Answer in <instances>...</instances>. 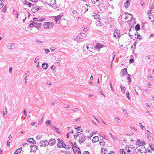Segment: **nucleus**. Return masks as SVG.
<instances>
[{"label":"nucleus","mask_w":154,"mask_h":154,"mask_svg":"<svg viewBox=\"0 0 154 154\" xmlns=\"http://www.w3.org/2000/svg\"><path fill=\"white\" fill-rule=\"evenodd\" d=\"M125 150L128 153H132L135 150V148L133 145H129L125 147Z\"/></svg>","instance_id":"nucleus-2"},{"label":"nucleus","mask_w":154,"mask_h":154,"mask_svg":"<svg viewBox=\"0 0 154 154\" xmlns=\"http://www.w3.org/2000/svg\"><path fill=\"white\" fill-rule=\"evenodd\" d=\"M45 124L50 125V126H52V122L50 120H47L45 122Z\"/></svg>","instance_id":"nucleus-26"},{"label":"nucleus","mask_w":154,"mask_h":154,"mask_svg":"<svg viewBox=\"0 0 154 154\" xmlns=\"http://www.w3.org/2000/svg\"><path fill=\"white\" fill-rule=\"evenodd\" d=\"M55 68H56V67H55V66H54V65H52L50 67V68L51 69H53V71H54V70L55 69Z\"/></svg>","instance_id":"nucleus-46"},{"label":"nucleus","mask_w":154,"mask_h":154,"mask_svg":"<svg viewBox=\"0 0 154 154\" xmlns=\"http://www.w3.org/2000/svg\"><path fill=\"white\" fill-rule=\"evenodd\" d=\"M101 2H100V1H99L98 2H96V5L97 6H98L100 5L101 4Z\"/></svg>","instance_id":"nucleus-48"},{"label":"nucleus","mask_w":154,"mask_h":154,"mask_svg":"<svg viewBox=\"0 0 154 154\" xmlns=\"http://www.w3.org/2000/svg\"><path fill=\"white\" fill-rule=\"evenodd\" d=\"M103 139L100 140V143L101 145H103Z\"/></svg>","instance_id":"nucleus-56"},{"label":"nucleus","mask_w":154,"mask_h":154,"mask_svg":"<svg viewBox=\"0 0 154 154\" xmlns=\"http://www.w3.org/2000/svg\"><path fill=\"white\" fill-rule=\"evenodd\" d=\"M121 73H122L121 75L122 76L126 75L128 73L127 69L126 68L123 69L121 71Z\"/></svg>","instance_id":"nucleus-15"},{"label":"nucleus","mask_w":154,"mask_h":154,"mask_svg":"<svg viewBox=\"0 0 154 154\" xmlns=\"http://www.w3.org/2000/svg\"><path fill=\"white\" fill-rule=\"evenodd\" d=\"M29 75V72H27L26 73H25V78H26V79L27 77Z\"/></svg>","instance_id":"nucleus-45"},{"label":"nucleus","mask_w":154,"mask_h":154,"mask_svg":"<svg viewBox=\"0 0 154 154\" xmlns=\"http://www.w3.org/2000/svg\"><path fill=\"white\" fill-rule=\"evenodd\" d=\"M122 111L124 112V113H127V112L125 109H122Z\"/></svg>","instance_id":"nucleus-51"},{"label":"nucleus","mask_w":154,"mask_h":154,"mask_svg":"<svg viewBox=\"0 0 154 154\" xmlns=\"http://www.w3.org/2000/svg\"><path fill=\"white\" fill-rule=\"evenodd\" d=\"M54 24L52 23L46 22L43 24V27L45 29H49L53 27Z\"/></svg>","instance_id":"nucleus-6"},{"label":"nucleus","mask_w":154,"mask_h":154,"mask_svg":"<svg viewBox=\"0 0 154 154\" xmlns=\"http://www.w3.org/2000/svg\"><path fill=\"white\" fill-rule=\"evenodd\" d=\"M139 125L140 126V127L142 128V129L143 130H144V126L143 125H142V124L141 123H139Z\"/></svg>","instance_id":"nucleus-47"},{"label":"nucleus","mask_w":154,"mask_h":154,"mask_svg":"<svg viewBox=\"0 0 154 154\" xmlns=\"http://www.w3.org/2000/svg\"><path fill=\"white\" fill-rule=\"evenodd\" d=\"M137 143L139 146H143L145 144L144 141H142L140 140H137Z\"/></svg>","instance_id":"nucleus-20"},{"label":"nucleus","mask_w":154,"mask_h":154,"mask_svg":"<svg viewBox=\"0 0 154 154\" xmlns=\"http://www.w3.org/2000/svg\"><path fill=\"white\" fill-rule=\"evenodd\" d=\"M126 96L127 98L129 100H130V97H129L130 95V94L128 91L126 94Z\"/></svg>","instance_id":"nucleus-40"},{"label":"nucleus","mask_w":154,"mask_h":154,"mask_svg":"<svg viewBox=\"0 0 154 154\" xmlns=\"http://www.w3.org/2000/svg\"><path fill=\"white\" fill-rule=\"evenodd\" d=\"M112 55H113V57H112V61L114 60V58H115V57L116 56V53H115V52L114 51H113V52Z\"/></svg>","instance_id":"nucleus-36"},{"label":"nucleus","mask_w":154,"mask_h":154,"mask_svg":"<svg viewBox=\"0 0 154 154\" xmlns=\"http://www.w3.org/2000/svg\"><path fill=\"white\" fill-rule=\"evenodd\" d=\"M83 53L85 54H88V55H91L93 49L91 47L89 48L88 45L84 47Z\"/></svg>","instance_id":"nucleus-1"},{"label":"nucleus","mask_w":154,"mask_h":154,"mask_svg":"<svg viewBox=\"0 0 154 154\" xmlns=\"http://www.w3.org/2000/svg\"><path fill=\"white\" fill-rule=\"evenodd\" d=\"M99 140V138L97 136H94L92 140V142L94 143H95L97 141H98Z\"/></svg>","instance_id":"nucleus-21"},{"label":"nucleus","mask_w":154,"mask_h":154,"mask_svg":"<svg viewBox=\"0 0 154 154\" xmlns=\"http://www.w3.org/2000/svg\"><path fill=\"white\" fill-rule=\"evenodd\" d=\"M53 100L55 101H58L60 100V97H56L54 98Z\"/></svg>","instance_id":"nucleus-35"},{"label":"nucleus","mask_w":154,"mask_h":154,"mask_svg":"<svg viewBox=\"0 0 154 154\" xmlns=\"http://www.w3.org/2000/svg\"><path fill=\"white\" fill-rule=\"evenodd\" d=\"M3 114L4 115H5L7 114V108L5 107V109H4L3 111Z\"/></svg>","instance_id":"nucleus-32"},{"label":"nucleus","mask_w":154,"mask_h":154,"mask_svg":"<svg viewBox=\"0 0 154 154\" xmlns=\"http://www.w3.org/2000/svg\"><path fill=\"white\" fill-rule=\"evenodd\" d=\"M120 88L122 93H125L126 89V87L123 86L121 85Z\"/></svg>","instance_id":"nucleus-22"},{"label":"nucleus","mask_w":154,"mask_h":154,"mask_svg":"<svg viewBox=\"0 0 154 154\" xmlns=\"http://www.w3.org/2000/svg\"><path fill=\"white\" fill-rule=\"evenodd\" d=\"M130 75L129 74L128 75L127 77V79L129 81L128 83H130L131 82V79L130 78Z\"/></svg>","instance_id":"nucleus-31"},{"label":"nucleus","mask_w":154,"mask_h":154,"mask_svg":"<svg viewBox=\"0 0 154 154\" xmlns=\"http://www.w3.org/2000/svg\"><path fill=\"white\" fill-rule=\"evenodd\" d=\"M124 152V149H121L120 150V152L121 154H122L123 152Z\"/></svg>","instance_id":"nucleus-52"},{"label":"nucleus","mask_w":154,"mask_h":154,"mask_svg":"<svg viewBox=\"0 0 154 154\" xmlns=\"http://www.w3.org/2000/svg\"><path fill=\"white\" fill-rule=\"evenodd\" d=\"M101 152L103 154H106L107 152V150L105 148H103L101 149Z\"/></svg>","instance_id":"nucleus-23"},{"label":"nucleus","mask_w":154,"mask_h":154,"mask_svg":"<svg viewBox=\"0 0 154 154\" xmlns=\"http://www.w3.org/2000/svg\"><path fill=\"white\" fill-rule=\"evenodd\" d=\"M130 4L129 0H126V3L124 4V6L126 8H128Z\"/></svg>","instance_id":"nucleus-19"},{"label":"nucleus","mask_w":154,"mask_h":154,"mask_svg":"<svg viewBox=\"0 0 154 154\" xmlns=\"http://www.w3.org/2000/svg\"><path fill=\"white\" fill-rule=\"evenodd\" d=\"M50 49L52 52L54 51H55L56 50L55 48H50Z\"/></svg>","instance_id":"nucleus-55"},{"label":"nucleus","mask_w":154,"mask_h":154,"mask_svg":"<svg viewBox=\"0 0 154 154\" xmlns=\"http://www.w3.org/2000/svg\"><path fill=\"white\" fill-rule=\"evenodd\" d=\"M38 145L41 147H42V146H44V143L43 142V140H42L41 141L39 142L38 143Z\"/></svg>","instance_id":"nucleus-33"},{"label":"nucleus","mask_w":154,"mask_h":154,"mask_svg":"<svg viewBox=\"0 0 154 154\" xmlns=\"http://www.w3.org/2000/svg\"><path fill=\"white\" fill-rule=\"evenodd\" d=\"M25 1L24 3V5H28V4L29 3V2L26 0H25Z\"/></svg>","instance_id":"nucleus-54"},{"label":"nucleus","mask_w":154,"mask_h":154,"mask_svg":"<svg viewBox=\"0 0 154 154\" xmlns=\"http://www.w3.org/2000/svg\"><path fill=\"white\" fill-rule=\"evenodd\" d=\"M14 44H10L9 46L8 47V49H13L14 48L13 47H14Z\"/></svg>","instance_id":"nucleus-29"},{"label":"nucleus","mask_w":154,"mask_h":154,"mask_svg":"<svg viewBox=\"0 0 154 154\" xmlns=\"http://www.w3.org/2000/svg\"><path fill=\"white\" fill-rule=\"evenodd\" d=\"M23 114L25 116H27V114L26 113V109H24L23 111Z\"/></svg>","instance_id":"nucleus-49"},{"label":"nucleus","mask_w":154,"mask_h":154,"mask_svg":"<svg viewBox=\"0 0 154 154\" xmlns=\"http://www.w3.org/2000/svg\"><path fill=\"white\" fill-rule=\"evenodd\" d=\"M26 141L31 143L35 144L36 143L35 141L33 138H30L27 139L26 140Z\"/></svg>","instance_id":"nucleus-17"},{"label":"nucleus","mask_w":154,"mask_h":154,"mask_svg":"<svg viewBox=\"0 0 154 154\" xmlns=\"http://www.w3.org/2000/svg\"><path fill=\"white\" fill-rule=\"evenodd\" d=\"M35 22V21L32 22L31 23L29 24V26L30 27L34 26L36 27L38 29H39V28L41 27L42 24L40 23H38Z\"/></svg>","instance_id":"nucleus-4"},{"label":"nucleus","mask_w":154,"mask_h":154,"mask_svg":"<svg viewBox=\"0 0 154 154\" xmlns=\"http://www.w3.org/2000/svg\"><path fill=\"white\" fill-rule=\"evenodd\" d=\"M116 121L118 123H120L121 122L120 119L118 117L116 118Z\"/></svg>","instance_id":"nucleus-38"},{"label":"nucleus","mask_w":154,"mask_h":154,"mask_svg":"<svg viewBox=\"0 0 154 154\" xmlns=\"http://www.w3.org/2000/svg\"><path fill=\"white\" fill-rule=\"evenodd\" d=\"M130 15L132 16L131 17L132 19L131 20V22H132L133 21H134V20L133 18V17L130 14H128L127 13L123 14L121 16V18L122 19H127L128 18V16H129Z\"/></svg>","instance_id":"nucleus-8"},{"label":"nucleus","mask_w":154,"mask_h":154,"mask_svg":"<svg viewBox=\"0 0 154 154\" xmlns=\"http://www.w3.org/2000/svg\"><path fill=\"white\" fill-rule=\"evenodd\" d=\"M64 148L66 149H70V147L68 145H66V146Z\"/></svg>","instance_id":"nucleus-59"},{"label":"nucleus","mask_w":154,"mask_h":154,"mask_svg":"<svg viewBox=\"0 0 154 154\" xmlns=\"http://www.w3.org/2000/svg\"><path fill=\"white\" fill-rule=\"evenodd\" d=\"M22 148L21 147L19 149H17L14 152V154H18L20 153L22 150Z\"/></svg>","instance_id":"nucleus-28"},{"label":"nucleus","mask_w":154,"mask_h":154,"mask_svg":"<svg viewBox=\"0 0 154 154\" xmlns=\"http://www.w3.org/2000/svg\"><path fill=\"white\" fill-rule=\"evenodd\" d=\"M43 140V142L44 143V146H47L49 144V142L46 140Z\"/></svg>","instance_id":"nucleus-30"},{"label":"nucleus","mask_w":154,"mask_h":154,"mask_svg":"<svg viewBox=\"0 0 154 154\" xmlns=\"http://www.w3.org/2000/svg\"><path fill=\"white\" fill-rule=\"evenodd\" d=\"M148 79L149 80H152V76L151 75H150L148 77Z\"/></svg>","instance_id":"nucleus-58"},{"label":"nucleus","mask_w":154,"mask_h":154,"mask_svg":"<svg viewBox=\"0 0 154 154\" xmlns=\"http://www.w3.org/2000/svg\"><path fill=\"white\" fill-rule=\"evenodd\" d=\"M45 18L43 17L42 18L40 17H38V18H33V20L36 22H42L45 20Z\"/></svg>","instance_id":"nucleus-12"},{"label":"nucleus","mask_w":154,"mask_h":154,"mask_svg":"<svg viewBox=\"0 0 154 154\" xmlns=\"http://www.w3.org/2000/svg\"><path fill=\"white\" fill-rule=\"evenodd\" d=\"M63 16V15H59L58 16H53V18H54V20L55 21L56 23H59L60 22H58L59 20L60 19L61 17Z\"/></svg>","instance_id":"nucleus-10"},{"label":"nucleus","mask_w":154,"mask_h":154,"mask_svg":"<svg viewBox=\"0 0 154 154\" xmlns=\"http://www.w3.org/2000/svg\"><path fill=\"white\" fill-rule=\"evenodd\" d=\"M30 148H31V149L30 152H35L36 150L38 149V147L34 145H31Z\"/></svg>","instance_id":"nucleus-13"},{"label":"nucleus","mask_w":154,"mask_h":154,"mask_svg":"<svg viewBox=\"0 0 154 154\" xmlns=\"http://www.w3.org/2000/svg\"><path fill=\"white\" fill-rule=\"evenodd\" d=\"M79 134H78L77 133H76V134L74 135V137L75 138H76L77 137H79Z\"/></svg>","instance_id":"nucleus-44"},{"label":"nucleus","mask_w":154,"mask_h":154,"mask_svg":"<svg viewBox=\"0 0 154 154\" xmlns=\"http://www.w3.org/2000/svg\"><path fill=\"white\" fill-rule=\"evenodd\" d=\"M57 141L58 143H59L61 144V145L63 143V141L62 140H60L59 139H57Z\"/></svg>","instance_id":"nucleus-39"},{"label":"nucleus","mask_w":154,"mask_h":154,"mask_svg":"<svg viewBox=\"0 0 154 154\" xmlns=\"http://www.w3.org/2000/svg\"><path fill=\"white\" fill-rule=\"evenodd\" d=\"M45 82L46 84L48 85H49V87L52 84L51 82H49L48 80L45 81Z\"/></svg>","instance_id":"nucleus-34"},{"label":"nucleus","mask_w":154,"mask_h":154,"mask_svg":"<svg viewBox=\"0 0 154 154\" xmlns=\"http://www.w3.org/2000/svg\"><path fill=\"white\" fill-rule=\"evenodd\" d=\"M74 39L75 40L78 39L80 42H82L83 41V40L79 36H74Z\"/></svg>","instance_id":"nucleus-24"},{"label":"nucleus","mask_w":154,"mask_h":154,"mask_svg":"<svg viewBox=\"0 0 154 154\" xmlns=\"http://www.w3.org/2000/svg\"><path fill=\"white\" fill-rule=\"evenodd\" d=\"M42 67L44 69H46L48 67V64L45 63H44L42 65Z\"/></svg>","instance_id":"nucleus-18"},{"label":"nucleus","mask_w":154,"mask_h":154,"mask_svg":"<svg viewBox=\"0 0 154 154\" xmlns=\"http://www.w3.org/2000/svg\"><path fill=\"white\" fill-rule=\"evenodd\" d=\"M129 62L130 63H132L134 62V60L133 59L131 58L129 60Z\"/></svg>","instance_id":"nucleus-61"},{"label":"nucleus","mask_w":154,"mask_h":154,"mask_svg":"<svg viewBox=\"0 0 154 154\" xmlns=\"http://www.w3.org/2000/svg\"><path fill=\"white\" fill-rule=\"evenodd\" d=\"M37 10L36 9L33 8L32 9V11L33 12H36Z\"/></svg>","instance_id":"nucleus-50"},{"label":"nucleus","mask_w":154,"mask_h":154,"mask_svg":"<svg viewBox=\"0 0 154 154\" xmlns=\"http://www.w3.org/2000/svg\"><path fill=\"white\" fill-rule=\"evenodd\" d=\"M77 133L78 134H79V133L80 132H82L83 131V130L82 129H77V130L76 131Z\"/></svg>","instance_id":"nucleus-41"},{"label":"nucleus","mask_w":154,"mask_h":154,"mask_svg":"<svg viewBox=\"0 0 154 154\" xmlns=\"http://www.w3.org/2000/svg\"><path fill=\"white\" fill-rule=\"evenodd\" d=\"M36 138L37 139H41V136L39 135H38L36 136Z\"/></svg>","instance_id":"nucleus-62"},{"label":"nucleus","mask_w":154,"mask_h":154,"mask_svg":"<svg viewBox=\"0 0 154 154\" xmlns=\"http://www.w3.org/2000/svg\"><path fill=\"white\" fill-rule=\"evenodd\" d=\"M71 144H72V147H76V143L75 142L74 143H70Z\"/></svg>","instance_id":"nucleus-43"},{"label":"nucleus","mask_w":154,"mask_h":154,"mask_svg":"<svg viewBox=\"0 0 154 154\" xmlns=\"http://www.w3.org/2000/svg\"><path fill=\"white\" fill-rule=\"evenodd\" d=\"M79 137V142L80 143H84L85 140V137L84 134H80Z\"/></svg>","instance_id":"nucleus-5"},{"label":"nucleus","mask_w":154,"mask_h":154,"mask_svg":"<svg viewBox=\"0 0 154 154\" xmlns=\"http://www.w3.org/2000/svg\"><path fill=\"white\" fill-rule=\"evenodd\" d=\"M83 154H90L89 152L88 151H85L83 153Z\"/></svg>","instance_id":"nucleus-64"},{"label":"nucleus","mask_w":154,"mask_h":154,"mask_svg":"<svg viewBox=\"0 0 154 154\" xmlns=\"http://www.w3.org/2000/svg\"><path fill=\"white\" fill-rule=\"evenodd\" d=\"M32 5H33V4H32L30 2H29V3L28 4V6L29 7H30Z\"/></svg>","instance_id":"nucleus-63"},{"label":"nucleus","mask_w":154,"mask_h":154,"mask_svg":"<svg viewBox=\"0 0 154 154\" xmlns=\"http://www.w3.org/2000/svg\"><path fill=\"white\" fill-rule=\"evenodd\" d=\"M135 28L137 31H139L140 29V26L139 24H137L135 27Z\"/></svg>","instance_id":"nucleus-25"},{"label":"nucleus","mask_w":154,"mask_h":154,"mask_svg":"<svg viewBox=\"0 0 154 154\" xmlns=\"http://www.w3.org/2000/svg\"><path fill=\"white\" fill-rule=\"evenodd\" d=\"M109 5L108 3L106 6L103 3H101L99 6V9L100 11L102 12H104L106 9L107 6H109Z\"/></svg>","instance_id":"nucleus-7"},{"label":"nucleus","mask_w":154,"mask_h":154,"mask_svg":"<svg viewBox=\"0 0 154 154\" xmlns=\"http://www.w3.org/2000/svg\"><path fill=\"white\" fill-rule=\"evenodd\" d=\"M153 8H151L147 13L149 18L151 20V21L152 22L154 20V13L153 11Z\"/></svg>","instance_id":"nucleus-3"},{"label":"nucleus","mask_w":154,"mask_h":154,"mask_svg":"<svg viewBox=\"0 0 154 154\" xmlns=\"http://www.w3.org/2000/svg\"><path fill=\"white\" fill-rule=\"evenodd\" d=\"M92 17H94L95 19H99L100 17V15L98 14H94L93 15H92Z\"/></svg>","instance_id":"nucleus-27"},{"label":"nucleus","mask_w":154,"mask_h":154,"mask_svg":"<svg viewBox=\"0 0 154 154\" xmlns=\"http://www.w3.org/2000/svg\"><path fill=\"white\" fill-rule=\"evenodd\" d=\"M45 53L48 54V53L50 52V50L48 49H45Z\"/></svg>","instance_id":"nucleus-42"},{"label":"nucleus","mask_w":154,"mask_h":154,"mask_svg":"<svg viewBox=\"0 0 154 154\" xmlns=\"http://www.w3.org/2000/svg\"><path fill=\"white\" fill-rule=\"evenodd\" d=\"M80 34L82 37H85L86 35H85V34L84 33H80Z\"/></svg>","instance_id":"nucleus-53"},{"label":"nucleus","mask_w":154,"mask_h":154,"mask_svg":"<svg viewBox=\"0 0 154 154\" xmlns=\"http://www.w3.org/2000/svg\"><path fill=\"white\" fill-rule=\"evenodd\" d=\"M61 146L63 148H65V147L66 146V144H65V143H63L62 144H61Z\"/></svg>","instance_id":"nucleus-60"},{"label":"nucleus","mask_w":154,"mask_h":154,"mask_svg":"<svg viewBox=\"0 0 154 154\" xmlns=\"http://www.w3.org/2000/svg\"><path fill=\"white\" fill-rule=\"evenodd\" d=\"M103 45H101L99 43H97L95 45V47L96 49H99V51L100 48H103Z\"/></svg>","instance_id":"nucleus-16"},{"label":"nucleus","mask_w":154,"mask_h":154,"mask_svg":"<svg viewBox=\"0 0 154 154\" xmlns=\"http://www.w3.org/2000/svg\"><path fill=\"white\" fill-rule=\"evenodd\" d=\"M45 2L47 4L50 5H53L56 3L55 0H46Z\"/></svg>","instance_id":"nucleus-11"},{"label":"nucleus","mask_w":154,"mask_h":154,"mask_svg":"<svg viewBox=\"0 0 154 154\" xmlns=\"http://www.w3.org/2000/svg\"><path fill=\"white\" fill-rule=\"evenodd\" d=\"M136 45H137V43L136 42H134V43L133 44V45L131 47V48H132L134 47V50H135L136 48Z\"/></svg>","instance_id":"nucleus-37"},{"label":"nucleus","mask_w":154,"mask_h":154,"mask_svg":"<svg viewBox=\"0 0 154 154\" xmlns=\"http://www.w3.org/2000/svg\"><path fill=\"white\" fill-rule=\"evenodd\" d=\"M56 142V140L54 139H51L49 140V144L51 146L54 145Z\"/></svg>","instance_id":"nucleus-14"},{"label":"nucleus","mask_w":154,"mask_h":154,"mask_svg":"<svg viewBox=\"0 0 154 154\" xmlns=\"http://www.w3.org/2000/svg\"><path fill=\"white\" fill-rule=\"evenodd\" d=\"M12 67H10L9 69V72L11 73L12 71Z\"/></svg>","instance_id":"nucleus-57"},{"label":"nucleus","mask_w":154,"mask_h":154,"mask_svg":"<svg viewBox=\"0 0 154 154\" xmlns=\"http://www.w3.org/2000/svg\"><path fill=\"white\" fill-rule=\"evenodd\" d=\"M113 35L115 38L117 39L119 38L120 37V31L118 29L116 30L114 32Z\"/></svg>","instance_id":"nucleus-9"}]
</instances>
